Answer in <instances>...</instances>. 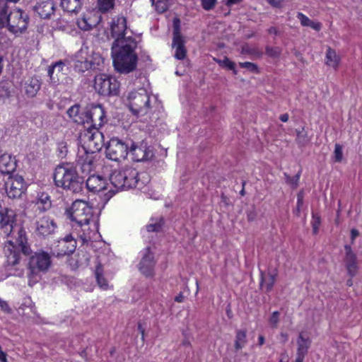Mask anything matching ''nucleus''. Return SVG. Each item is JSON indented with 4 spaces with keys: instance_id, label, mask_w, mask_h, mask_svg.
Segmentation results:
<instances>
[{
    "instance_id": "79ce46f5",
    "label": "nucleus",
    "mask_w": 362,
    "mask_h": 362,
    "mask_svg": "<svg viewBox=\"0 0 362 362\" xmlns=\"http://www.w3.org/2000/svg\"><path fill=\"white\" fill-rule=\"evenodd\" d=\"M115 0H98V8L100 11L105 12L112 8L114 6Z\"/></svg>"
},
{
    "instance_id": "2f4dec72",
    "label": "nucleus",
    "mask_w": 362,
    "mask_h": 362,
    "mask_svg": "<svg viewBox=\"0 0 362 362\" xmlns=\"http://www.w3.org/2000/svg\"><path fill=\"white\" fill-rule=\"evenodd\" d=\"M297 18L303 26L310 27L317 31H319L321 29L322 25L320 23L311 21L308 17L302 13H298Z\"/></svg>"
},
{
    "instance_id": "6e6d98bb",
    "label": "nucleus",
    "mask_w": 362,
    "mask_h": 362,
    "mask_svg": "<svg viewBox=\"0 0 362 362\" xmlns=\"http://www.w3.org/2000/svg\"><path fill=\"white\" fill-rule=\"evenodd\" d=\"M359 235V232L358 230L353 228L351 230V241L354 242L355 238Z\"/></svg>"
},
{
    "instance_id": "a878e982",
    "label": "nucleus",
    "mask_w": 362,
    "mask_h": 362,
    "mask_svg": "<svg viewBox=\"0 0 362 362\" xmlns=\"http://www.w3.org/2000/svg\"><path fill=\"white\" fill-rule=\"evenodd\" d=\"M150 152L147 151L146 147L143 146H136L132 144L128 154L132 157V160L136 162H140L148 159Z\"/></svg>"
},
{
    "instance_id": "b1692460",
    "label": "nucleus",
    "mask_w": 362,
    "mask_h": 362,
    "mask_svg": "<svg viewBox=\"0 0 362 362\" xmlns=\"http://www.w3.org/2000/svg\"><path fill=\"white\" fill-rule=\"evenodd\" d=\"M67 114L74 122L78 124H86L87 119L86 117L88 116L86 107L83 110H81L79 105H74L68 109Z\"/></svg>"
},
{
    "instance_id": "49530a36",
    "label": "nucleus",
    "mask_w": 362,
    "mask_h": 362,
    "mask_svg": "<svg viewBox=\"0 0 362 362\" xmlns=\"http://www.w3.org/2000/svg\"><path fill=\"white\" fill-rule=\"evenodd\" d=\"M342 158H343L342 146L339 144H336L334 145V161L339 163L342 160Z\"/></svg>"
},
{
    "instance_id": "5701e85b",
    "label": "nucleus",
    "mask_w": 362,
    "mask_h": 362,
    "mask_svg": "<svg viewBox=\"0 0 362 362\" xmlns=\"http://www.w3.org/2000/svg\"><path fill=\"white\" fill-rule=\"evenodd\" d=\"M14 216L13 211L7 208H4V211L0 214V228L6 235H8L12 230Z\"/></svg>"
},
{
    "instance_id": "1a4fd4ad",
    "label": "nucleus",
    "mask_w": 362,
    "mask_h": 362,
    "mask_svg": "<svg viewBox=\"0 0 362 362\" xmlns=\"http://www.w3.org/2000/svg\"><path fill=\"white\" fill-rule=\"evenodd\" d=\"M87 49H81L76 55L74 63V70L83 73L88 70H100L104 64V59L98 54L87 56Z\"/></svg>"
},
{
    "instance_id": "f03ea898",
    "label": "nucleus",
    "mask_w": 362,
    "mask_h": 362,
    "mask_svg": "<svg viewBox=\"0 0 362 362\" xmlns=\"http://www.w3.org/2000/svg\"><path fill=\"white\" fill-rule=\"evenodd\" d=\"M53 179L58 187L73 193H79L83 190V177L78 174L74 167L69 164L57 165L53 173Z\"/></svg>"
},
{
    "instance_id": "aec40b11",
    "label": "nucleus",
    "mask_w": 362,
    "mask_h": 362,
    "mask_svg": "<svg viewBox=\"0 0 362 362\" xmlns=\"http://www.w3.org/2000/svg\"><path fill=\"white\" fill-rule=\"evenodd\" d=\"M35 224L36 232L37 234L42 236H47L52 234L56 228V225L53 220L45 216L38 217Z\"/></svg>"
},
{
    "instance_id": "393cba45",
    "label": "nucleus",
    "mask_w": 362,
    "mask_h": 362,
    "mask_svg": "<svg viewBox=\"0 0 362 362\" xmlns=\"http://www.w3.org/2000/svg\"><path fill=\"white\" fill-rule=\"evenodd\" d=\"M346 250V256H345V264L346 267V269L348 271L349 274L353 277L354 276L358 271V266L356 263V256L352 252L351 248L349 245H345L344 247Z\"/></svg>"
},
{
    "instance_id": "e433bc0d",
    "label": "nucleus",
    "mask_w": 362,
    "mask_h": 362,
    "mask_svg": "<svg viewBox=\"0 0 362 362\" xmlns=\"http://www.w3.org/2000/svg\"><path fill=\"white\" fill-rule=\"evenodd\" d=\"M35 206L36 208V211H45L51 207L49 197L47 194H42Z\"/></svg>"
},
{
    "instance_id": "09e8293b",
    "label": "nucleus",
    "mask_w": 362,
    "mask_h": 362,
    "mask_svg": "<svg viewBox=\"0 0 362 362\" xmlns=\"http://www.w3.org/2000/svg\"><path fill=\"white\" fill-rule=\"evenodd\" d=\"M239 65L242 68L247 69L251 72L257 73L258 71L257 66L252 62H240Z\"/></svg>"
},
{
    "instance_id": "2eb2a0df",
    "label": "nucleus",
    "mask_w": 362,
    "mask_h": 362,
    "mask_svg": "<svg viewBox=\"0 0 362 362\" xmlns=\"http://www.w3.org/2000/svg\"><path fill=\"white\" fill-rule=\"evenodd\" d=\"M5 185L6 194L11 199L20 198L27 188L23 177L18 175L9 177Z\"/></svg>"
},
{
    "instance_id": "c9c22d12",
    "label": "nucleus",
    "mask_w": 362,
    "mask_h": 362,
    "mask_svg": "<svg viewBox=\"0 0 362 362\" xmlns=\"http://www.w3.org/2000/svg\"><path fill=\"white\" fill-rule=\"evenodd\" d=\"M339 60V57L335 51L328 47L326 52V64L336 69L338 66Z\"/></svg>"
},
{
    "instance_id": "9d476101",
    "label": "nucleus",
    "mask_w": 362,
    "mask_h": 362,
    "mask_svg": "<svg viewBox=\"0 0 362 362\" xmlns=\"http://www.w3.org/2000/svg\"><path fill=\"white\" fill-rule=\"evenodd\" d=\"M94 88L101 95H117L119 92V83L115 78L98 74L95 76Z\"/></svg>"
},
{
    "instance_id": "4c0bfd02",
    "label": "nucleus",
    "mask_w": 362,
    "mask_h": 362,
    "mask_svg": "<svg viewBox=\"0 0 362 362\" xmlns=\"http://www.w3.org/2000/svg\"><path fill=\"white\" fill-rule=\"evenodd\" d=\"M216 62L221 66L226 67L229 70L233 71L234 74H237V70L235 69V64L230 61L228 57H225L223 59H214Z\"/></svg>"
},
{
    "instance_id": "423d86ee",
    "label": "nucleus",
    "mask_w": 362,
    "mask_h": 362,
    "mask_svg": "<svg viewBox=\"0 0 362 362\" xmlns=\"http://www.w3.org/2000/svg\"><path fill=\"white\" fill-rule=\"evenodd\" d=\"M110 181L116 191L140 187L143 185V182L140 184L139 172L132 167L114 170L110 175Z\"/></svg>"
},
{
    "instance_id": "603ef678",
    "label": "nucleus",
    "mask_w": 362,
    "mask_h": 362,
    "mask_svg": "<svg viewBox=\"0 0 362 362\" xmlns=\"http://www.w3.org/2000/svg\"><path fill=\"white\" fill-rule=\"evenodd\" d=\"M20 0H0V10L3 11L4 8H8V3L16 4Z\"/></svg>"
},
{
    "instance_id": "680f3d73",
    "label": "nucleus",
    "mask_w": 362,
    "mask_h": 362,
    "mask_svg": "<svg viewBox=\"0 0 362 362\" xmlns=\"http://www.w3.org/2000/svg\"><path fill=\"white\" fill-rule=\"evenodd\" d=\"M303 205V196L300 194H298L297 206L300 208Z\"/></svg>"
},
{
    "instance_id": "c756f323",
    "label": "nucleus",
    "mask_w": 362,
    "mask_h": 362,
    "mask_svg": "<svg viewBox=\"0 0 362 362\" xmlns=\"http://www.w3.org/2000/svg\"><path fill=\"white\" fill-rule=\"evenodd\" d=\"M82 4V0H61V6L69 13H77L81 10Z\"/></svg>"
},
{
    "instance_id": "338daca9",
    "label": "nucleus",
    "mask_w": 362,
    "mask_h": 362,
    "mask_svg": "<svg viewBox=\"0 0 362 362\" xmlns=\"http://www.w3.org/2000/svg\"><path fill=\"white\" fill-rule=\"evenodd\" d=\"M258 341H259V344L260 346L263 345L264 343V337L263 336H259V339H258Z\"/></svg>"
},
{
    "instance_id": "864d4df0",
    "label": "nucleus",
    "mask_w": 362,
    "mask_h": 362,
    "mask_svg": "<svg viewBox=\"0 0 362 362\" xmlns=\"http://www.w3.org/2000/svg\"><path fill=\"white\" fill-rule=\"evenodd\" d=\"M0 308L5 313H10L11 309L10 308L8 303L0 298Z\"/></svg>"
},
{
    "instance_id": "412c9836",
    "label": "nucleus",
    "mask_w": 362,
    "mask_h": 362,
    "mask_svg": "<svg viewBox=\"0 0 362 362\" xmlns=\"http://www.w3.org/2000/svg\"><path fill=\"white\" fill-rule=\"evenodd\" d=\"M86 185L90 192L95 193L106 189L108 184L103 176L93 175L87 179Z\"/></svg>"
},
{
    "instance_id": "bb28decb",
    "label": "nucleus",
    "mask_w": 362,
    "mask_h": 362,
    "mask_svg": "<svg viewBox=\"0 0 362 362\" xmlns=\"http://www.w3.org/2000/svg\"><path fill=\"white\" fill-rule=\"evenodd\" d=\"M64 66V63L59 60L48 67L47 73L52 83L56 85L59 83L63 75Z\"/></svg>"
},
{
    "instance_id": "4468645a",
    "label": "nucleus",
    "mask_w": 362,
    "mask_h": 362,
    "mask_svg": "<svg viewBox=\"0 0 362 362\" xmlns=\"http://www.w3.org/2000/svg\"><path fill=\"white\" fill-rule=\"evenodd\" d=\"M185 40L180 32V20L178 18L173 19V32L172 47L175 49V57L177 59H184L187 54V49L185 46Z\"/></svg>"
},
{
    "instance_id": "37998d69",
    "label": "nucleus",
    "mask_w": 362,
    "mask_h": 362,
    "mask_svg": "<svg viewBox=\"0 0 362 362\" xmlns=\"http://www.w3.org/2000/svg\"><path fill=\"white\" fill-rule=\"evenodd\" d=\"M163 223V218H160L158 221L147 225L146 229L148 232H159L161 230Z\"/></svg>"
},
{
    "instance_id": "5fc2aeb1",
    "label": "nucleus",
    "mask_w": 362,
    "mask_h": 362,
    "mask_svg": "<svg viewBox=\"0 0 362 362\" xmlns=\"http://www.w3.org/2000/svg\"><path fill=\"white\" fill-rule=\"evenodd\" d=\"M242 54H254L255 49L250 47L248 45H243L242 47Z\"/></svg>"
},
{
    "instance_id": "bf43d9fd",
    "label": "nucleus",
    "mask_w": 362,
    "mask_h": 362,
    "mask_svg": "<svg viewBox=\"0 0 362 362\" xmlns=\"http://www.w3.org/2000/svg\"><path fill=\"white\" fill-rule=\"evenodd\" d=\"M138 330H139V332L141 333V339H142V340L144 341V331H145V329H144V328L142 327V325H141V323H139V324L138 325Z\"/></svg>"
},
{
    "instance_id": "de8ad7c7",
    "label": "nucleus",
    "mask_w": 362,
    "mask_h": 362,
    "mask_svg": "<svg viewBox=\"0 0 362 362\" xmlns=\"http://www.w3.org/2000/svg\"><path fill=\"white\" fill-rule=\"evenodd\" d=\"M266 54L272 58H277L281 54V49L279 47H266Z\"/></svg>"
},
{
    "instance_id": "c85d7f7f",
    "label": "nucleus",
    "mask_w": 362,
    "mask_h": 362,
    "mask_svg": "<svg viewBox=\"0 0 362 362\" xmlns=\"http://www.w3.org/2000/svg\"><path fill=\"white\" fill-rule=\"evenodd\" d=\"M311 341L310 339L305 338L303 334H300L297 339V353L296 356L305 358L308 354V349L310 346Z\"/></svg>"
},
{
    "instance_id": "9b49d317",
    "label": "nucleus",
    "mask_w": 362,
    "mask_h": 362,
    "mask_svg": "<svg viewBox=\"0 0 362 362\" xmlns=\"http://www.w3.org/2000/svg\"><path fill=\"white\" fill-rule=\"evenodd\" d=\"M51 266V257L49 255L44 251L35 252L29 259L28 269L30 273L28 277L30 284L31 279L37 275L39 272H45L48 270Z\"/></svg>"
},
{
    "instance_id": "f704fd0d",
    "label": "nucleus",
    "mask_w": 362,
    "mask_h": 362,
    "mask_svg": "<svg viewBox=\"0 0 362 362\" xmlns=\"http://www.w3.org/2000/svg\"><path fill=\"white\" fill-rule=\"evenodd\" d=\"M97 22L98 21L96 19L93 20L90 17L83 16V18H79L77 21V25L80 29L87 31L95 27L97 24Z\"/></svg>"
},
{
    "instance_id": "c03bdc74",
    "label": "nucleus",
    "mask_w": 362,
    "mask_h": 362,
    "mask_svg": "<svg viewBox=\"0 0 362 362\" xmlns=\"http://www.w3.org/2000/svg\"><path fill=\"white\" fill-rule=\"evenodd\" d=\"M280 313L279 311H274L272 313L269 318V325L272 328L276 329L278 327L279 322Z\"/></svg>"
},
{
    "instance_id": "8fccbe9b",
    "label": "nucleus",
    "mask_w": 362,
    "mask_h": 362,
    "mask_svg": "<svg viewBox=\"0 0 362 362\" xmlns=\"http://www.w3.org/2000/svg\"><path fill=\"white\" fill-rule=\"evenodd\" d=\"M216 0H202V6L206 11H210L214 8Z\"/></svg>"
},
{
    "instance_id": "4be33fe9",
    "label": "nucleus",
    "mask_w": 362,
    "mask_h": 362,
    "mask_svg": "<svg viewBox=\"0 0 362 362\" xmlns=\"http://www.w3.org/2000/svg\"><path fill=\"white\" fill-rule=\"evenodd\" d=\"M17 167V160L9 153L0 155V172L4 175H10L15 171Z\"/></svg>"
},
{
    "instance_id": "58836bf2",
    "label": "nucleus",
    "mask_w": 362,
    "mask_h": 362,
    "mask_svg": "<svg viewBox=\"0 0 362 362\" xmlns=\"http://www.w3.org/2000/svg\"><path fill=\"white\" fill-rule=\"evenodd\" d=\"M152 1L153 4L156 5V10L159 13H163L166 11L170 5L171 0H157L155 1V0H151Z\"/></svg>"
},
{
    "instance_id": "ddd939ff",
    "label": "nucleus",
    "mask_w": 362,
    "mask_h": 362,
    "mask_svg": "<svg viewBox=\"0 0 362 362\" xmlns=\"http://www.w3.org/2000/svg\"><path fill=\"white\" fill-rule=\"evenodd\" d=\"M128 145L121 140L111 139L106 146L107 157L115 161H120L126 158L128 155Z\"/></svg>"
},
{
    "instance_id": "a19ab883",
    "label": "nucleus",
    "mask_w": 362,
    "mask_h": 362,
    "mask_svg": "<svg viewBox=\"0 0 362 362\" xmlns=\"http://www.w3.org/2000/svg\"><path fill=\"white\" fill-rule=\"evenodd\" d=\"M101 273H102L101 268L98 267L95 270V278H96L98 286L101 288L106 290L108 288V284H107L106 279L103 276Z\"/></svg>"
},
{
    "instance_id": "6e6552de",
    "label": "nucleus",
    "mask_w": 362,
    "mask_h": 362,
    "mask_svg": "<svg viewBox=\"0 0 362 362\" xmlns=\"http://www.w3.org/2000/svg\"><path fill=\"white\" fill-rule=\"evenodd\" d=\"M67 213L71 220L80 226H86L90 222L95 223L93 208L86 202L76 200Z\"/></svg>"
},
{
    "instance_id": "f8f14e48",
    "label": "nucleus",
    "mask_w": 362,
    "mask_h": 362,
    "mask_svg": "<svg viewBox=\"0 0 362 362\" xmlns=\"http://www.w3.org/2000/svg\"><path fill=\"white\" fill-rule=\"evenodd\" d=\"M87 129H98L106 122L105 113L101 105L90 104L86 106Z\"/></svg>"
},
{
    "instance_id": "6ab92c4d",
    "label": "nucleus",
    "mask_w": 362,
    "mask_h": 362,
    "mask_svg": "<svg viewBox=\"0 0 362 362\" xmlns=\"http://www.w3.org/2000/svg\"><path fill=\"white\" fill-rule=\"evenodd\" d=\"M41 18L49 19L55 11L53 0H39L33 8Z\"/></svg>"
},
{
    "instance_id": "052dcab7",
    "label": "nucleus",
    "mask_w": 362,
    "mask_h": 362,
    "mask_svg": "<svg viewBox=\"0 0 362 362\" xmlns=\"http://www.w3.org/2000/svg\"><path fill=\"white\" fill-rule=\"evenodd\" d=\"M184 298V296L180 293L175 298V300L177 303H182L183 302Z\"/></svg>"
},
{
    "instance_id": "cd10ccee",
    "label": "nucleus",
    "mask_w": 362,
    "mask_h": 362,
    "mask_svg": "<svg viewBox=\"0 0 362 362\" xmlns=\"http://www.w3.org/2000/svg\"><path fill=\"white\" fill-rule=\"evenodd\" d=\"M41 88V82L37 77L29 78L25 83V91L28 97H34Z\"/></svg>"
},
{
    "instance_id": "72a5a7b5",
    "label": "nucleus",
    "mask_w": 362,
    "mask_h": 362,
    "mask_svg": "<svg viewBox=\"0 0 362 362\" xmlns=\"http://www.w3.org/2000/svg\"><path fill=\"white\" fill-rule=\"evenodd\" d=\"M275 281V274L269 273L267 275H264L262 274L260 286L262 288H264L267 292H269L272 290Z\"/></svg>"
},
{
    "instance_id": "0e129e2a",
    "label": "nucleus",
    "mask_w": 362,
    "mask_h": 362,
    "mask_svg": "<svg viewBox=\"0 0 362 362\" xmlns=\"http://www.w3.org/2000/svg\"><path fill=\"white\" fill-rule=\"evenodd\" d=\"M281 341L282 342L285 343L288 341V334H286V333H281Z\"/></svg>"
},
{
    "instance_id": "774afa93",
    "label": "nucleus",
    "mask_w": 362,
    "mask_h": 362,
    "mask_svg": "<svg viewBox=\"0 0 362 362\" xmlns=\"http://www.w3.org/2000/svg\"><path fill=\"white\" fill-rule=\"evenodd\" d=\"M305 358L296 356L295 362H303Z\"/></svg>"
},
{
    "instance_id": "4d7b16f0",
    "label": "nucleus",
    "mask_w": 362,
    "mask_h": 362,
    "mask_svg": "<svg viewBox=\"0 0 362 362\" xmlns=\"http://www.w3.org/2000/svg\"><path fill=\"white\" fill-rule=\"evenodd\" d=\"M272 6L278 7L280 6L283 0H267Z\"/></svg>"
},
{
    "instance_id": "a18cd8bd",
    "label": "nucleus",
    "mask_w": 362,
    "mask_h": 362,
    "mask_svg": "<svg viewBox=\"0 0 362 362\" xmlns=\"http://www.w3.org/2000/svg\"><path fill=\"white\" fill-rule=\"evenodd\" d=\"M312 227H313V233L316 235L318 233L319 227L321 224V219L320 215L317 214L313 213V219H312Z\"/></svg>"
},
{
    "instance_id": "3c124183",
    "label": "nucleus",
    "mask_w": 362,
    "mask_h": 362,
    "mask_svg": "<svg viewBox=\"0 0 362 362\" xmlns=\"http://www.w3.org/2000/svg\"><path fill=\"white\" fill-rule=\"evenodd\" d=\"M59 156L60 157H65L68 153L67 145L65 142H61L58 145Z\"/></svg>"
},
{
    "instance_id": "7ed1b4c3",
    "label": "nucleus",
    "mask_w": 362,
    "mask_h": 362,
    "mask_svg": "<svg viewBox=\"0 0 362 362\" xmlns=\"http://www.w3.org/2000/svg\"><path fill=\"white\" fill-rule=\"evenodd\" d=\"M88 148L81 146L78 151L77 163L83 173H89L93 168V154L101 150L104 146V135L98 129H88Z\"/></svg>"
},
{
    "instance_id": "e2e57ef3",
    "label": "nucleus",
    "mask_w": 362,
    "mask_h": 362,
    "mask_svg": "<svg viewBox=\"0 0 362 362\" xmlns=\"http://www.w3.org/2000/svg\"><path fill=\"white\" fill-rule=\"evenodd\" d=\"M280 120L283 122H286L288 120V115L287 113L280 115Z\"/></svg>"
},
{
    "instance_id": "0eeeda50",
    "label": "nucleus",
    "mask_w": 362,
    "mask_h": 362,
    "mask_svg": "<svg viewBox=\"0 0 362 362\" xmlns=\"http://www.w3.org/2000/svg\"><path fill=\"white\" fill-rule=\"evenodd\" d=\"M129 110L136 116H143L151 109L150 95L144 88L130 92L126 102Z\"/></svg>"
},
{
    "instance_id": "a211bd4d",
    "label": "nucleus",
    "mask_w": 362,
    "mask_h": 362,
    "mask_svg": "<svg viewBox=\"0 0 362 362\" xmlns=\"http://www.w3.org/2000/svg\"><path fill=\"white\" fill-rule=\"evenodd\" d=\"M156 262L153 255L151 253L150 247L146 248V252L143 255L140 263L139 264V269L142 274L146 276H151L153 275V269Z\"/></svg>"
},
{
    "instance_id": "20e7f679",
    "label": "nucleus",
    "mask_w": 362,
    "mask_h": 362,
    "mask_svg": "<svg viewBox=\"0 0 362 362\" xmlns=\"http://www.w3.org/2000/svg\"><path fill=\"white\" fill-rule=\"evenodd\" d=\"M29 17L21 8L8 11V8L0 10V28H7L11 33L16 34L24 31L28 24Z\"/></svg>"
},
{
    "instance_id": "473e14b6",
    "label": "nucleus",
    "mask_w": 362,
    "mask_h": 362,
    "mask_svg": "<svg viewBox=\"0 0 362 362\" xmlns=\"http://www.w3.org/2000/svg\"><path fill=\"white\" fill-rule=\"evenodd\" d=\"M296 141L300 146H305L310 141V137H309L308 132L304 127L301 129H296Z\"/></svg>"
},
{
    "instance_id": "13d9d810",
    "label": "nucleus",
    "mask_w": 362,
    "mask_h": 362,
    "mask_svg": "<svg viewBox=\"0 0 362 362\" xmlns=\"http://www.w3.org/2000/svg\"><path fill=\"white\" fill-rule=\"evenodd\" d=\"M243 0H226V5L227 6H231L233 4H237L240 3Z\"/></svg>"
},
{
    "instance_id": "f3484780",
    "label": "nucleus",
    "mask_w": 362,
    "mask_h": 362,
    "mask_svg": "<svg viewBox=\"0 0 362 362\" xmlns=\"http://www.w3.org/2000/svg\"><path fill=\"white\" fill-rule=\"evenodd\" d=\"M76 247V240L71 235H66L64 238L57 242L53 254L57 257L69 255L75 251Z\"/></svg>"
},
{
    "instance_id": "7c9ffc66",
    "label": "nucleus",
    "mask_w": 362,
    "mask_h": 362,
    "mask_svg": "<svg viewBox=\"0 0 362 362\" xmlns=\"http://www.w3.org/2000/svg\"><path fill=\"white\" fill-rule=\"evenodd\" d=\"M247 331L245 329H238L235 332V339L234 347L236 351L242 349L247 344Z\"/></svg>"
},
{
    "instance_id": "dca6fc26",
    "label": "nucleus",
    "mask_w": 362,
    "mask_h": 362,
    "mask_svg": "<svg viewBox=\"0 0 362 362\" xmlns=\"http://www.w3.org/2000/svg\"><path fill=\"white\" fill-rule=\"evenodd\" d=\"M127 20L124 16H116L112 18L110 23L111 35L115 41L112 45L119 44L117 40L127 41L132 36L126 37L127 34Z\"/></svg>"
},
{
    "instance_id": "ea45409f",
    "label": "nucleus",
    "mask_w": 362,
    "mask_h": 362,
    "mask_svg": "<svg viewBox=\"0 0 362 362\" xmlns=\"http://www.w3.org/2000/svg\"><path fill=\"white\" fill-rule=\"evenodd\" d=\"M300 174L301 170H299L295 176L291 177L289 175L285 173L284 176L286 178V182L292 188L296 189L298 185V181L300 177Z\"/></svg>"
},
{
    "instance_id": "39448f33",
    "label": "nucleus",
    "mask_w": 362,
    "mask_h": 362,
    "mask_svg": "<svg viewBox=\"0 0 362 362\" xmlns=\"http://www.w3.org/2000/svg\"><path fill=\"white\" fill-rule=\"evenodd\" d=\"M19 250L25 255L30 254V248L28 245L25 231L20 229L15 241L8 240L4 247L6 263L8 266H15L19 263L21 257Z\"/></svg>"
},
{
    "instance_id": "f257e3e1",
    "label": "nucleus",
    "mask_w": 362,
    "mask_h": 362,
    "mask_svg": "<svg viewBox=\"0 0 362 362\" xmlns=\"http://www.w3.org/2000/svg\"><path fill=\"white\" fill-rule=\"evenodd\" d=\"M119 44L112 45L113 65L116 71L121 74L134 71L137 66L138 57L135 52L136 42L134 37L127 41L117 40Z\"/></svg>"
},
{
    "instance_id": "69168bd1",
    "label": "nucleus",
    "mask_w": 362,
    "mask_h": 362,
    "mask_svg": "<svg viewBox=\"0 0 362 362\" xmlns=\"http://www.w3.org/2000/svg\"><path fill=\"white\" fill-rule=\"evenodd\" d=\"M268 32L269 34H274V35H276L277 34V30L276 28L274 27H271L269 30H268Z\"/></svg>"
}]
</instances>
